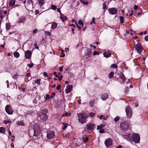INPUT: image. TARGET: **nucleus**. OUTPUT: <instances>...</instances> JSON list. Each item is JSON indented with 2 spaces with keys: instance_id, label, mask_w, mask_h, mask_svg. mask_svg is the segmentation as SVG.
I'll use <instances>...</instances> for the list:
<instances>
[{
  "instance_id": "1",
  "label": "nucleus",
  "mask_w": 148,
  "mask_h": 148,
  "mask_svg": "<svg viewBox=\"0 0 148 148\" xmlns=\"http://www.w3.org/2000/svg\"><path fill=\"white\" fill-rule=\"evenodd\" d=\"M77 116L79 122L83 124L87 121L86 119L88 117V115L85 113H80L77 114Z\"/></svg>"
},
{
  "instance_id": "2",
  "label": "nucleus",
  "mask_w": 148,
  "mask_h": 148,
  "mask_svg": "<svg viewBox=\"0 0 148 148\" xmlns=\"http://www.w3.org/2000/svg\"><path fill=\"white\" fill-rule=\"evenodd\" d=\"M34 136H37L39 135L40 132V130L39 125H35L34 127Z\"/></svg>"
},
{
  "instance_id": "3",
  "label": "nucleus",
  "mask_w": 148,
  "mask_h": 148,
  "mask_svg": "<svg viewBox=\"0 0 148 148\" xmlns=\"http://www.w3.org/2000/svg\"><path fill=\"white\" fill-rule=\"evenodd\" d=\"M120 127L121 129L124 131H126L129 128V125L128 123L126 122L121 123L120 125Z\"/></svg>"
},
{
  "instance_id": "4",
  "label": "nucleus",
  "mask_w": 148,
  "mask_h": 148,
  "mask_svg": "<svg viewBox=\"0 0 148 148\" xmlns=\"http://www.w3.org/2000/svg\"><path fill=\"white\" fill-rule=\"evenodd\" d=\"M135 48L138 52L140 54L144 51L143 48L139 43H138L136 45H135Z\"/></svg>"
},
{
  "instance_id": "5",
  "label": "nucleus",
  "mask_w": 148,
  "mask_h": 148,
  "mask_svg": "<svg viewBox=\"0 0 148 148\" xmlns=\"http://www.w3.org/2000/svg\"><path fill=\"white\" fill-rule=\"evenodd\" d=\"M135 143H138L140 140V137L138 134L133 133L132 134V138Z\"/></svg>"
},
{
  "instance_id": "6",
  "label": "nucleus",
  "mask_w": 148,
  "mask_h": 148,
  "mask_svg": "<svg viewBox=\"0 0 148 148\" xmlns=\"http://www.w3.org/2000/svg\"><path fill=\"white\" fill-rule=\"evenodd\" d=\"M5 110L6 112L9 114H12L13 112L12 109V108L10 105H8L5 107Z\"/></svg>"
},
{
  "instance_id": "7",
  "label": "nucleus",
  "mask_w": 148,
  "mask_h": 148,
  "mask_svg": "<svg viewBox=\"0 0 148 148\" xmlns=\"http://www.w3.org/2000/svg\"><path fill=\"white\" fill-rule=\"evenodd\" d=\"M125 111L127 117L130 118L132 116V111L130 108L128 106L126 108Z\"/></svg>"
},
{
  "instance_id": "8",
  "label": "nucleus",
  "mask_w": 148,
  "mask_h": 148,
  "mask_svg": "<svg viewBox=\"0 0 148 148\" xmlns=\"http://www.w3.org/2000/svg\"><path fill=\"white\" fill-rule=\"evenodd\" d=\"M112 140L111 139L108 138L104 142L105 145L107 147H109L112 145Z\"/></svg>"
},
{
  "instance_id": "9",
  "label": "nucleus",
  "mask_w": 148,
  "mask_h": 148,
  "mask_svg": "<svg viewBox=\"0 0 148 148\" xmlns=\"http://www.w3.org/2000/svg\"><path fill=\"white\" fill-rule=\"evenodd\" d=\"M40 119L43 121H46L47 119V116L46 114L44 113H40L39 114Z\"/></svg>"
},
{
  "instance_id": "10",
  "label": "nucleus",
  "mask_w": 148,
  "mask_h": 148,
  "mask_svg": "<svg viewBox=\"0 0 148 148\" xmlns=\"http://www.w3.org/2000/svg\"><path fill=\"white\" fill-rule=\"evenodd\" d=\"M55 135V133L52 131H49L47 132V137L49 139L52 138Z\"/></svg>"
},
{
  "instance_id": "11",
  "label": "nucleus",
  "mask_w": 148,
  "mask_h": 148,
  "mask_svg": "<svg viewBox=\"0 0 148 148\" xmlns=\"http://www.w3.org/2000/svg\"><path fill=\"white\" fill-rule=\"evenodd\" d=\"M109 13L111 14H115L117 12V10L115 8H111L108 9Z\"/></svg>"
},
{
  "instance_id": "12",
  "label": "nucleus",
  "mask_w": 148,
  "mask_h": 148,
  "mask_svg": "<svg viewBox=\"0 0 148 148\" xmlns=\"http://www.w3.org/2000/svg\"><path fill=\"white\" fill-rule=\"evenodd\" d=\"M123 136L124 139H126L127 140L131 141L132 140V136L130 134L123 135Z\"/></svg>"
},
{
  "instance_id": "13",
  "label": "nucleus",
  "mask_w": 148,
  "mask_h": 148,
  "mask_svg": "<svg viewBox=\"0 0 148 148\" xmlns=\"http://www.w3.org/2000/svg\"><path fill=\"white\" fill-rule=\"evenodd\" d=\"M32 55V53L29 50H27L25 53V56L27 59H29L31 58Z\"/></svg>"
},
{
  "instance_id": "14",
  "label": "nucleus",
  "mask_w": 148,
  "mask_h": 148,
  "mask_svg": "<svg viewBox=\"0 0 148 148\" xmlns=\"http://www.w3.org/2000/svg\"><path fill=\"white\" fill-rule=\"evenodd\" d=\"M72 88L73 86L72 85H68L65 90L66 93H69L71 91Z\"/></svg>"
},
{
  "instance_id": "15",
  "label": "nucleus",
  "mask_w": 148,
  "mask_h": 148,
  "mask_svg": "<svg viewBox=\"0 0 148 148\" xmlns=\"http://www.w3.org/2000/svg\"><path fill=\"white\" fill-rule=\"evenodd\" d=\"M95 128V125L91 123H89L87 125V128L89 130H93Z\"/></svg>"
},
{
  "instance_id": "16",
  "label": "nucleus",
  "mask_w": 148,
  "mask_h": 148,
  "mask_svg": "<svg viewBox=\"0 0 148 148\" xmlns=\"http://www.w3.org/2000/svg\"><path fill=\"white\" fill-rule=\"evenodd\" d=\"M108 97V93H103L102 94L101 96V99L105 101L106 99Z\"/></svg>"
},
{
  "instance_id": "17",
  "label": "nucleus",
  "mask_w": 148,
  "mask_h": 148,
  "mask_svg": "<svg viewBox=\"0 0 148 148\" xmlns=\"http://www.w3.org/2000/svg\"><path fill=\"white\" fill-rule=\"evenodd\" d=\"M26 20V18L24 16H22L19 18L17 22L18 23H24Z\"/></svg>"
},
{
  "instance_id": "18",
  "label": "nucleus",
  "mask_w": 148,
  "mask_h": 148,
  "mask_svg": "<svg viewBox=\"0 0 148 148\" xmlns=\"http://www.w3.org/2000/svg\"><path fill=\"white\" fill-rule=\"evenodd\" d=\"M103 55L105 57L108 58L110 57L111 56V54L110 53V52L107 51L104 53Z\"/></svg>"
},
{
  "instance_id": "19",
  "label": "nucleus",
  "mask_w": 148,
  "mask_h": 148,
  "mask_svg": "<svg viewBox=\"0 0 148 148\" xmlns=\"http://www.w3.org/2000/svg\"><path fill=\"white\" fill-rule=\"evenodd\" d=\"M119 77L122 79L123 81H125V77L124 76V75L122 73H120V74H119Z\"/></svg>"
},
{
  "instance_id": "20",
  "label": "nucleus",
  "mask_w": 148,
  "mask_h": 148,
  "mask_svg": "<svg viewBox=\"0 0 148 148\" xmlns=\"http://www.w3.org/2000/svg\"><path fill=\"white\" fill-rule=\"evenodd\" d=\"M44 1V0H38L37 3L39 6L40 7L43 5Z\"/></svg>"
},
{
  "instance_id": "21",
  "label": "nucleus",
  "mask_w": 148,
  "mask_h": 148,
  "mask_svg": "<svg viewBox=\"0 0 148 148\" xmlns=\"http://www.w3.org/2000/svg\"><path fill=\"white\" fill-rule=\"evenodd\" d=\"M57 25L58 24L55 22L53 23L51 25V28L52 29H55L57 27Z\"/></svg>"
},
{
  "instance_id": "22",
  "label": "nucleus",
  "mask_w": 148,
  "mask_h": 148,
  "mask_svg": "<svg viewBox=\"0 0 148 148\" xmlns=\"http://www.w3.org/2000/svg\"><path fill=\"white\" fill-rule=\"evenodd\" d=\"M15 0H11L9 2V6H13L15 4Z\"/></svg>"
},
{
  "instance_id": "23",
  "label": "nucleus",
  "mask_w": 148,
  "mask_h": 148,
  "mask_svg": "<svg viewBox=\"0 0 148 148\" xmlns=\"http://www.w3.org/2000/svg\"><path fill=\"white\" fill-rule=\"evenodd\" d=\"M92 52L91 50L89 49H87L86 53L85 55V56L87 57V56H89L91 54Z\"/></svg>"
},
{
  "instance_id": "24",
  "label": "nucleus",
  "mask_w": 148,
  "mask_h": 148,
  "mask_svg": "<svg viewBox=\"0 0 148 148\" xmlns=\"http://www.w3.org/2000/svg\"><path fill=\"white\" fill-rule=\"evenodd\" d=\"M105 124H100L99 125L97 126V129L98 130H101V128L103 127H105Z\"/></svg>"
},
{
  "instance_id": "25",
  "label": "nucleus",
  "mask_w": 148,
  "mask_h": 148,
  "mask_svg": "<svg viewBox=\"0 0 148 148\" xmlns=\"http://www.w3.org/2000/svg\"><path fill=\"white\" fill-rule=\"evenodd\" d=\"M5 129L3 127H0V133H3L5 132Z\"/></svg>"
},
{
  "instance_id": "26",
  "label": "nucleus",
  "mask_w": 148,
  "mask_h": 148,
  "mask_svg": "<svg viewBox=\"0 0 148 148\" xmlns=\"http://www.w3.org/2000/svg\"><path fill=\"white\" fill-rule=\"evenodd\" d=\"M6 28L7 30H9L10 29V25L9 23H6Z\"/></svg>"
},
{
  "instance_id": "27",
  "label": "nucleus",
  "mask_w": 148,
  "mask_h": 148,
  "mask_svg": "<svg viewBox=\"0 0 148 148\" xmlns=\"http://www.w3.org/2000/svg\"><path fill=\"white\" fill-rule=\"evenodd\" d=\"M14 56L16 58H18L19 56V53L17 52H15L14 53Z\"/></svg>"
},
{
  "instance_id": "28",
  "label": "nucleus",
  "mask_w": 148,
  "mask_h": 148,
  "mask_svg": "<svg viewBox=\"0 0 148 148\" xmlns=\"http://www.w3.org/2000/svg\"><path fill=\"white\" fill-rule=\"evenodd\" d=\"M114 73L113 72H111L109 74V78H112V77H113V76H114Z\"/></svg>"
},
{
  "instance_id": "29",
  "label": "nucleus",
  "mask_w": 148,
  "mask_h": 148,
  "mask_svg": "<svg viewBox=\"0 0 148 148\" xmlns=\"http://www.w3.org/2000/svg\"><path fill=\"white\" fill-rule=\"evenodd\" d=\"M124 17L122 16H120V21L121 23L122 24L124 22Z\"/></svg>"
},
{
  "instance_id": "30",
  "label": "nucleus",
  "mask_w": 148,
  "mask_h": 148,
  "mask_svg": "<svg viewBox=\"0 0 148 148\" xmlns=\"http://www.w3.org/2000/svg\"><path fill=\"white\" fill-rule=\"evenodd\" d=\"M41 80L40 79H36V81L35 82L39 85L40 84V81Z\"/></svg>"
},
{
  "instance_id": "31",
  "label": "nucleus",
  "mask_w": 148,
  "mask_h": 148,
  "mask_svg": "<svg viewBox=\"0 0 148 148\" xmlns=\"http://www.w3.org/2000/svg\"><path fill=\"white\" fill-rule=\"evenodd\" d=\"M89 115L91 117H94L95 116V114L93 112H90Z\"/></svg>"
},
{
  "instance_id": "32",
  "label": "nucleus",
  "mask_w": 148,
  "mask_h": 148,
  "mask_svg": "<svg viewBox=\"0 0 148 148\" xmlns=\"http://www.w3.org/2000/svg\"><path fill=\"white\" fill-rule=\"evenodd\" d=\"M60 18L62 20V21L63 22L64 21L65 19H67V17L65 16L63 17L61 16L60 17Z\"/></svg>"
},
{
  "instance_id": "33",
  "label": "nucleus",
  "mask_w": 148,
  "mask_h": 148,
  "mask_svg": "<svg viewBox=\"0 0 148 148\" xmlns=\"http://www.w3.org/2000/svg\"><path fill=\"white\" fill-rule=\"evenodd\" d=\"M26 3L27 4H32V0H27Z\"/></svg>"
},
{
  "instance_id": "34",
  "label": "nucleus",
  "mask_w": 148,
  "mask_h": 148,
  "mask_svg": "<svg viewBox=\"0 0 148 148\" xmlns=\"http://www.w3.org/2000/svg\"><path fill=\"white\" fill-rule=\"evenodd\" d=\"M51 8L53 10H55L57 9L56 6L54 5H51Z\"/></svg>"
},
{
  "instance_id": "35",
  "label": "nucleus",
  "mask_w": 148,
  "mask_h": 148,
  "mask_svg": "<svg viewBox=\"0 0 148 148\" xmlns=\"http://www.w3.org/2000/svg\"><path fill=\"white\" fill-rule=\"evenodd\" d=\"M88 137H86L85 138H82V140L84 142H86L88 141Z\"/></svg>"
},
{
  "instance_id": "36",
  "label": "nucleus",
  "mask_w": 148,
  "mask_h": 148,
  "mask_svg": "<svg viewBox=\"0 0 148 148\" xmlns=\"http://www.w3.org/2000/svg\"><path fill=\"white\" fill-rule=\"evenodd\" d=\"M45 34L47 35L50 36L51 35V33L49 31L45 32Z\"/></svg>"
},
{
  "instance_id": "37",
  "label": "nucleus",
  "mask_w": 148,
  "mask_h": 148,
  "mask_svg": "<svg viewBox=\"0 0 148 148\" xmlns=\"http://www.w3.org/2000/svg\"><path fill=\"white\" fill-rule=\"evenodd\" d=\"M17 124L18 125H23V123L22 121H18L17 123Z\"/></svg>"
},
{
  "instance_id": "38",
  "label": "nucleus",
  "mask_w": 148,
  "mask_h": 148,
  "mask_svg": "<svg viewBox=\"0 0 148 148\" xmlns=\"http://www.w3.org/2000/svg\"><path fill=\"white\" fill-rule=\"evenodd\" d=\"M78 23L80 25H83L84 23L82 22V21L80 20H79L78 21Z\"/></svg>"
},
{
  "instance_id": "39",
  "label": "nucleus",
  "mask_w": 148,
  "mask_h": 148,
  "mask_svg": "<svg viewBox=\"0 0 148 148\" xmlns=\"http://www.w3.org/2000/svg\"><path fill=\"white\" fill-rule=\"evenodd\" d=\"M106 4L105 3H103V10L106 9Z\"/></svg>"
},
{
  "instance_id": "40",
  "label": "nucleus",
  "mask_w": 148,
  "mask_h": 148,
  "mask_svg": "<svg viewBox=\"0 0 148 148\" xmlns=\"http://www.w3.org/2000/svg\"><path fill=\"white\" fill-rule=\"evenodd\" d=\"M119 117L117 116L114 119V121L115 122H116L119 120Z\"/></svg>"
},
{
  "instance_id": "41",
  "label": "nucleus",
  "mask_w": 148,
  "mask_h": 148,
  "mask_svg": "<svg viewBox=\"0 0 148 148\" xmlns=\"http://www.w3.org/2000/svg\"><path fill=\"white\" fill-rule=\"evenodd\" d=\"M63 124L64 125V126L62 128V129L64 130L66 128L67 124L63 123Z\"/></svg>"
},
{
  "instance_id": "42",
  "label": "nucleus",
  "mask_w": 148,
  "mask_h": 148,
  "mask_svg": "<svg viewBox=\"0 0 148 148\" xmlns=\"http://www.w3.org/2000/svg\"><path fill=\"white\" fill-rule=\"evenodd\" d=\"M13 78L14 79L16 78L17 77L18 75L17 74L12 75Z\"/></svg>"
},
{
  "instance_id": "43",
  "label": "nucleus",
  "mask_w": 148,
  "mask_h": 148,
  "mask_svg": "<svg viewBox=\"0 0 148 148\" xmlns=\"http://www.w3.org/2000/svg\"><path fill=\"white\" fill-rule=\"evenodd\" d=\"M95 18L94 17H93L92 18V21L90 22V24H92V23H93L94 24L95 23Z\"/></svg>"
},
{
  "instance_id": "44",
  "label": "nucleus",
  "mask_w": 148,
  "mask_h": 148,
  "mask_svg": "<svg viewBox=\"0 0 148 148\" xmlns=\"http://www.w3.org/2000/svg\"><path fill=\"white\" fill-rule=\"evenodd\" d=\"M50 97L49 95L48 94H47L46 95V97L45 98V99H49Z\"/></svg>"
},
{
  "instance_id": "45",
  "label": "nucleus",
  "mask_w": 148,
  "mask_h": 148,
  "mask_svg": "<svg viewBox=\"0 0 148 148\" xmlns=\"http://www.w3.org/2000/svg\"><path fill=\"white\" fill-rule=\"evenodd\" d=\"M99 132L100 133H105V131L103 129H101L99 131Z\"/></svg>"
},
{
  "instance_id": "46",
  "label": "nucleus",
  "mask_w": 148,
  "mask_h": 148,
  "mask_svg": "<svg viewBox=\"0 0 148 148\" xmlns=\"http://www.w3.org/2000/svg\"><path fill=\"white\" fill-rule=\"evenodd\" d=\"M56 94L55 92H53L51 93V95L50 96L51 98H52Z\"/></svg>"
},
{
  "instance_id": "47",
  "label": "nucleus",
  "mask_w": 148,
  "mask_h": 148,
  "mask_svg": "<svg viewBox=\"0 0 148 148\" xmlns=\"http://www.w3.org/2000/svg\"><path fill=\"white\" fill-rule=\"evenodd\" d=\"M61 88V86L60 85H58L56 87V89L58 90H59Z\"/></svg>"
},
{
  "instance_id": "48",
  "label": "nucleus",
  "mask_w": 148,
  "mask_h": 148,
  "mask_svg": "<svg viewBox=\"0 0 148 148\" xmlns=\"http://www.w3.org/2000/svg\"><path fill=\"white\" fill-rule=\"evenodd\" d=\"M99 53L98 52H97L96 51H95L93 53V55H99Z\"/></svg>"
},
{
  "instance_id": "49",
  "label": "nucleus",
  "mask_w": 148,
  "mask_h": 148,
  "mask_svg": "<svg viewBox=\"0 0 148 148\" xmlns=\"http://www.w3.org/2000/svg\"><path fill=\"white\" fill-rule=\"evenodd\" d=\"M34 46L35 48L36 49H38L39 48V47L38 46H37V44L36 43H35L34 44Z\"/></svg>"
},
{
  "instance_id": "50",
  "label": "nucleus",
  "mask_w": 148,
  "mask_h": 148,
  "mask_svg": "<svg viewBox=\"0 0 148 148\" xmlns=\"http://www.w3.org/2000/svg\"><path fill=\"white\" fill-rule=\"evenodd\" d=\"M38 31V29H35L34 30L33 32V34H35Z\"/></svg>"
},
{
  "instance_id": "51",
  "label": "nucleus",
  "mask_w": 148,
  "mask_h": 148,
  "mask_svg": "<svg viewBox=\"0 0 148 148\" xmlns=\"http://www.w3.org/2000/svg\"><path fill=\"white\" fill-rule=\"evenodd\" d=\"M35 12V14H38L39 13V11L38 10H36Z\"/></svg>"
},
{
  "instance_id": "52",
  "label": "nucleus",
  "mask_w": 148,
  "mask_h": 148,
  "mask_svg": "<svg viewBox=\"0 0 148 148\" xmlns=\"http://www.w3.org/2000/svg\"><path fill=\"white\" fill-rule=\"evenodd\" d=\"M111 67L114 68L116 69L117 68V65H111Z\"/></svg>"
},
{
  "instance_id": "53",
  "label": "nucleus",
  "mask_w": 148,
  "mask_h": 148,
  "mask_svg": "<svg viewBox=\"0 0 148 148\" xmlns=\"http://www.w3.org/2000/svg\"><path fill=\"white\" fill-rule=\"evenodd\" d=\"M138 8V6L137 5H135L134 7V9L135 10H136Z\"/></svg>"
},
{
  "instance_id": "54",
  "label": "nucleus",
  "mask_w": 148,
  "mask_h": 148,
  "mask_svg": "<svg viewBox=\"0 0 148 148\" xmlns=\"http://www.w3.org/2000/svg\"><path fill=\"white\" fill-rule=\"evenodd\" d=\"M63 77V76L62 75H61L60 77H59L58 78L59 79V80L60 81H61L62 79V78Z\"/></svg>"
},
{
  "instance_id": "55",
  "label": "nucleus",
  "mask_w": 148,
  "mask_h": 148,
  "mask_svg": "<svg viewBox=\"0 0 148 148\" xmlns=\"http://www.w3.org/2000/svg\"><path fill=\"white\" fill-rule=\"evenodd\" d=\"M8 122H9V121L5 120L3 121V123L5 124H7Z\"/></svg>"
},
{
  "instance_id": "56",
  "label": "nucleus",
  "mask_w": 148,
  "mask_h": 148,
  "mask_svg": "<svg viewBox=\"0 0 148 148\" xmlns=\"http://www.w3.org/2000/svg\"><path fill=\"white\" fill-rule=\"evenodd\" d=\"M145 40L146 41H148V35L145 37Z\"/></svg>"
},
{
  "instance_id": "57",
  "label": "nucleus",
  "mask_w": 148,
  "mask_h": 148,
  "mask_svg": "<svg viewBox=\"0 0 148 148\" xmlns=\"http://www.w3.org/2000/svg\"><path fill=\"white\" fill-rule=\"evenodd\" d=\"M43 75L44 76H47V77H48V76L47 74V73L46 72H44L43 73Z\"/></svg>"
},
{
  "instance_id": "58",
  "label": "nucleus",
  "mask_w": 148,
  "mask_h": 148,
  "mask_svg": "<svg viewBox=\"0 0 148 148\" xmlns=\"http://www.w3.org/2000/svg\"><path fill=\"white\" fill-rule=\"evenodd\" d=\"M62 55H60V57L62 58H63L65 56V54L64 53H62Z\"/></svg>"
},
{
  "instance_id": "59",
  "label": "nucleus",
  "mask_w": 148,
  "mask_h": 148,
  "mask_svg": "<svg viewBox=\"0 0 148 148\" xmlns=\"http://www.w3.org/2000/svg\"><path fill=\"white\" fill-rule=\"evenodd\" d=\"M57 11L58 12H59L60 14V15H61V11H60V10L59 8H58L57 9Z\"/></svg>"
},
{
  "instance_id": "60",
  "label": "nucleus",
  "mask_w": 148,
  "mask_h": 148,
  "mask_svg": "<svg viewBox=\"0 0 148 148\" xmlns=\"http://www.w3.org/2000/svg\"><path fill=\"white\" fill-rule=\"evenodd\" d=\"M76 26L80 30L81 29V27L79 26L77 24L76 25Z\"/></svg>"
},
{
  "instance_id": "61",
  "label": "nucleus",
  "mask_w": 148,
  "mask_h": 148,
  "mask_svg": "<svg viewBox=\"0 0 148 148\" xmlns=\"http://www.w3.org/2000/svg\"><path fill=\"white\" fill-rule=\"evenodd\" d=\"M63 67H61L59 68V71H63Z\"/></svg>"
},
{
  "instance_id": "62",
  "label": "nucleus",
  "mask_w": 148,
  "mask_h": 148,
  "mask_svg": "<svg viewBox=\"0 0 148 148\" xmlns=\"http://www.w3.org/2000/svg\"><path fill=\"white\" fill-rule=\"evenodd\" d=\"M103 115H101L99 116V119H102L103 117Z\"/></svg>"
},
{
  "instance_id": "63",
  "label": "nucleus",
  "mask_w": 148,
  "mask_h": 148,
  "mask_svg": "<svg viewBox=\"0 0 148 148\" xmlns=\"http://www.w3.org/2000/svg\"><path fill=\"white\" fill-rule=\"evenodd\" d=\"M10 145L11 147H14V145L12 143H11Z\"/></svg>"
},
{
  "instance_id": "64",
  "label": "nucleus",
  "mask_w": 148,
  "mask_h": 148,
  "mask_svg": "<svg viewBox=\"0 0 148 148\" xmlns=\"http://www.w3.org/2000/svg\"><path fill=\"white\" fill-rule=\"evenodd\" d=\"M90 104L91 106H92L94 104V103L92 101V102H90Z\"/></svg>"
}]
</instances>
